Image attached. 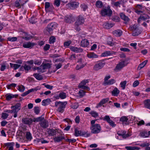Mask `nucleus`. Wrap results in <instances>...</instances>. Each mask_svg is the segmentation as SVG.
I'll use <instances>...</instances> for the list:
<instances>
[{"mask_svg": "<svg viewBox=\"0 0 150 150\" xmlns=\"http://www.w3.org/2000/svg\"><path fill=\"white\" fill-rule=\"evenodd\" d=\"M85 22V18L81 15H79L76 18V20L74 24V28L77 31L80 30V26L82 25Z\"/></svg>", "mask_w": 150, "mask_h": 150, "instance_id": "obj_1", "label": "nucleus"}, {"mask_svg": "<svg viewBox=\"0 0 150 150\" xmlns=\"http://www.w3.org/2000/svg\"><path fill=\"white\" fill-rule=\"evenodd\" d=\"M67 103V102L66 101L56 102L55 103V106L58 107L57 111L59 112H62L64 111V109L65 108Z\"/></svg>", "mask_w": 150, "mask_h": 150, "instance_id": "obj_2", "label": "nucleus"}, {"mask_svg": "<svg viewBox=\"0 0 150 150\" xmlns=\"http://www.w3.org/2000/svg\"><path fill=\"white\" fill-rule=\"evenodd\" d=\"M105 64L104 60H101L98 61L93 67V69L95 71H98L102 69Z\"/></svg>", "mask_w": 150, "mask_h": 150, "instance_id": "obj_3", "label": "nucleus"}, {"mask_svg": "<svg viewBox=\"0 0 150 150\" xmlns=\"http://www.w3.org/2000/svg\"><path fill=\"white\" fill-rule=\"evenodd\" d=\"M90 129L91 130V133L93 134H97L100 132L101 127L99 124H96L94 125L91 126Z\"/></svg>", "mask_w": 150, "mask_h": 150, "instance_id": "obj_4", "label": "nucleus"}, {"mask_svg": "<svg viewBox=\"0 0 150 150\" xmlns=\"http://www.w3.org/2000/svg\"><path fill=\"white\" fill-rule=\"evenodd\" d=\"M129 29L132 31V35L133 36H137L140 34V31L138 27L136 25L130 26Z\"/></svg>", "mask_w": 150, "mask_h": 150, "instance_id": "obj_5", "label": "nucleus"}, {"mask_svg": "<svg viewBox=\"0 0 150 150\" xmlns=\"http://www.w3.org/2000/svg\"><path fill=\"white\" fill-rule=\"evenodd\" d=\"M57 24L56 23H51L48 25L47 29L44 31V32H45L46 34H48V33L45 32L46 31H47L49 33H50L51 31L52 30L57 28Z\"/></svg>", "mask_w": 150, "mask_h": 150, "instance_id": "obj_6", "label": "nucleus"}, {"mask_svg": "<svg viewBox=\"0 0 150 150\" xmlns=\"http://www.w3.org/2000/svg\"><path fill=\"white\" fill-rule=\"evenodd\" d=\"M127 64L125 61H122L120 62L116 65L114 69V71L118 72L120 71L123 67L127 65Z\"/></svg>", "mask_w": 150, "mask_h": 150, "instance_id": "obj_7", "label": "nucleus"}, {"mask_svg": "<svg viewBox=\"0 0 150 150\" xmlns=\"http://www.w3.org/2000/svg\"><path fill=\"white\" fill-rule=\"evenodd\" d=\"M100 13L102 16H111L112 13V11L110 9V7H108L107 8L103 9L101 11Z\"/></svg>", "mask_w": 150, "mask_h": 150, "instance_id": "obj_8", "label": "nucleus"}, {"mask_svg": "<svg viewBox=\"0 0 150 150\" xmlns=\"http://www.w3.org/2000/svg\"><path fill=\"white\" fill-rule=\"evenodd\" d=\"M77 64L76 67L77 70L80 69L84 67L86 65V64L81 59H79L77 62Z\"/></svg>", "mask_w": 150, "mask_h": 150, "instance_id": "obj_9", "label": "nucleus"}, {"mask_svg": "<svg viewBox=\"0 0 150 150\" xmlns=\"http://www.w3.org/2000/svg\"><path fill=\"white\" fill-rule=\"evenodd\" d=\"M117 134L119 136L122 137L124 139H126L130 136L128 134L126 133V131L123 130L118 131L117 132Z\"/></svg>", "mask_w": 150, "mask_h": 150, "instance_id": "obj_10", "label": "nucleus"}, {"mask_svg": "<svg viewBox=\"0 0 150 150\" xmlns=\"http://www.w3.org/2000/svg\"><path fill=\"white\" fill-rule=\"evenodd\" d=\"M12 113H17L21 109V104L17 103L15 105L11 106Z\"/></svg>", "mask_w": 150, "mask_h": 150, "instance_id": "obj_11", "label": "nucleus"}, {"mask_svg": "<svg viewBox=\"0 0 150 150\" xmlns=\"http://www.w3.org/2000/svg\"><path fill=\"white\" fill-rule=\"evenodd\" d=\"M103 120L107 121L109 125L112 127H114L116 125L114 122L110 119L109 116L108 115L105 116L104 117Z\"/></svg>", "mask_w": 150, "mask_h": 150, "instance_id": "obj_12", "label": "nucleus"}, {"mask_svg": "<svg viewBox=\"0 0 150 150\" xmlns=\"http://www.w3.org/2000/svg\"><path fill=\"white\" fill-rule=\"evenodd\" d=\"M54 8L52 5H51L50 3L48 2H46L45 3V9L46 12L52 11Z\"/></svg>", "mask_w": 150, "mask_h": 150, "instance_id": "obj_13", "label": "nucleus"}, {"mask_svg": "<svg viewBox=\"0 0 150 150\" xmlns=\"http://www.w3.org/2000/svg\"><path fill=\"white\" fill-rule=\"evenodd\" d=\"M74 21V18L72 15L67 16L64 18V21L67 23H71Z\"/></svg>", "mask_w": 150, "mask_h": 150, "instance_id": "obj_14", "label": "nucleus"}, {"mask_svg": "<svg viewBox=\"0 0 150 150\" xmlns=\"http://www.w3.org/2000/svg\"><path fill=\"white\" fill-rule=\"evenodd\" d=\"M79 3L76 2H70L66 5V6L71 9H73L77 8L79 6Z\"/></svg>", "mask_w": 150, "mask_h": 150, "instance_id": "obj_15", "label": "nucleus"}, {"mask_svg": "<svg viewBox=\"0 0 150 150\" xmlns=\"http://www.w3.org/2000/svg\"><path fill=\"white\" fill-rule=\"evenodd\" d=\"M109 100V98H108L102 99L100 103L97 104L96 108H98L101 106L103 105L107 102Z\"/></svg>", "mask_w": 150, "mask_h": 150, "instance_id": "obj_16", "label": "nucleus"}, {"mask_svg": "<svg viewBox=\"0 0 150 150\" xmlns=\"http://www.w3.org/2000/svg\"><path fill=\"white\" fill-rule=\"evenodd\" d=\"M35 45L33 43H31L30 42H27L23 43V47L25 48H31L32 47Z\"/></svg>", "mask_w": 150, "mask_h": 150, "instance_id": "obj_17", "label": "nucleus"}, {"mask_svg": "<svg viewBox=\"0 0 150 150\" xmlns=\"http://www.w3.org/2000/svg\"><path fill=\"white\" fill-rule=\"evenodd\" d=\"M70 49L71 51L76 53L81 52L83 51L82 48L74 46L70 47Z\"/></svg>", "mask_w": 150, "mask_h": 150, "instance_id": "obj_18", "label": "nucleus"}, {"mask_svg": "<svg viewBox=\"0 0 150 150\" xmlns=\"http://www.w3.org/2000/svg\"><path fill=\"white\" fill-rule=\"evenodd\" d=\"M87 56L89 58L92 59L97 58L98 57V55L94 52H90L88 53Z\"/></svg>", "mask_w": 150, "mask_h": 150, "instance_id": "obj_19", "label": "nucleus"}, {"mask_svg": "<svg viewBox=\"0 0 150 150\" xmlns=\"http://www.w3.org/2000/svg\"><path fill=\"white\" fill-rule=\"evenodd\" d=\"M114 53V52L113 51H105L103 52L101 54L100 56L101 57H107L108 56H110L111 55L113 54Z\"/></svg>", "mask_w": 150, "mask_h": 150, "instance_id": "obj_20", "label": "nucleus"}, {"mask_svg": "<svg viewBox=\"0 0 150 150\" xmlns=\"http://www.w3.org/2000/svg\"><path fill=\"white\" fill-rule=\"evenodd\" d=\"M22 121L24 124L30 125L32 123L33 120L31 119L24 118L22 119Z\"/></svg>", "mask_w": 150, "mask_h": 150, "instance_id": "obj_21", "label": "nucleus"}, {"mask_svg": "<svg viewBox=\"0 0 150 150\" xmlns=\"http://www.w3.org/2000/svg\"><path fill=\"white\" fill-rule=\"evenodd\" d=\"M114 25L112 23H109L107 22H104L103 25V27L106 29H110Z\"/></svg>", "mask_w": 150, "mask_h": 150, "instance_id": "obj_22", "label": "nucleus"}, {"mask_svg": "<svg viewBox=\"0 0 150 150\" xmlns=\"http://www.w3.org/2000/svg\"><path fill=\"white\" fill-rule=\"evenodd\" d=\"M23 3H22L21 0H17L15 2L14 6L18 8L21 7L22 5L24 4Z\"/></svg>", "mask_w": 150, "mask_h": 150, "instance_id": "obj_23", "label": "nucleus"}, {"mask_svg": "<svg viewBox=\"0 0 150 150\" xmlns=\"http://www.w3.org/2000/svg\"><path fill=\"white\" fill-rule=\"evenodd\" d=\"M47 132L48 134L50 136H54L56 134V131L54 129H47Z\"/></svg>", "mask_w": 150, "mask_h": 150, "instance_id": "obj_24", "label": "nucleus"}, {"mask_svg": "<svg viewBox=\"0 0 150 150\" xmlns=\"http://www.w3.org/2000/svg\"><path fill=\"white\" fill-rule=\"evenodd\" d=\"M40 126L44 128H46L48 125V122L46 120H44L40 123Z\"/></svg>", "mask_w": 150, "mask_h": 150, "instance_id": "obj_25", "label": "nucleus"}, {"mask_svg": "<svg viewBox=\"0 0 150 150\" xmlns=\"http://www.w3.org/2000/svg\"><path fill=\"white\" fill-rule=\"evenodd\" d=\"M51 64L49 63H42L41 65V67H42V69L44 71V70L50 68Z\"/></svg>", "mask_w": 150, "mask_h": 150, "instance_id": "obj_26", "label": "nucleus"}, {"mask_svg": "<svg viewBox=\"0 0 150 150\" xmlns=\"http://www.w3.org/2000/svg\"><path fill=\"white\" fill-rule=\"evenodd\" d=\"M88 45L89 42L87 39L83 40L81 42V46L83 47H86Z\"/></svg>", "mask_w": 150, "mask_h": 150, "instance_id": "obj_27", "label": "nucleus"}, {"mask_svg": "<svg viewBox=\"0 0 150 150\" xmlns=\"http://www.w3.org/2000/svg\"><path fill=\"white\" fill-rule=\"evenodd\" d=\"M144 104L145 108L150 109V99H147L144 100Z\"/></svg>", "mask_w": 150, "mask_h": 150, "instance_id": "obj_28", "label": "nucleus"}, {"mask_svg": "<svg viewBox=\"0 0 150 150\" xmlns=\"http://www.w3.org/2000/svg\"><path fill=\"white\" fill-rule=\"evenodd\" d=\"M114 35L116 36H120L122 34V31L120 30H115L113 32Z\"/></svg>", "mask_w": 150, "mask_h": 150, "instance_id": "obj_29", "label": "nucleus"}, {"mask_svg": "<svg viewBox=\"0 0 150 150\" xmlns=\"http://www.w3.org/2000/svg\"><path fill=\"white\" fill-rule=\"evenodd\" d=\"M119 93L120 91L116 87L115 88L112 92V95L114 96H117Z\"/></svg>", "mask_w": 150, "mask_h": 150, "instance_id": "obj_30", "label": "nucleus"}, {"mask_svg": "<svg viewBox=\"0 0 150 150\" xmlns=\"http://www.w3.org/2000/svg\"><path fill=\"white\" fill-rule=\"evenodd\" d=\"M149 18V17L148 16L145 14H144L142 16H141L140 17L138 20V21L139 23L141 20H144L147 18Z\"/></svg>", "mask_w": 150, "mask_h": 150, "instance_id": "obj_31", "label": "nucleus"}, {"mask_svg": "<svg viewBox=\"0 0 150 150\" xmlns=\"http://www.w3.org/2000/svg\"><path fill=\"white\" fill-rule=\"evenodd\" d=\"M64 139V137L62 136L55 137L53 138V140L55 142H59L63 139Z\"/></svg>", "mask_w": 150, "mask_h": 150, "instance_id": "obj_32", "label": "nucleus"}, {"mask_svg": "<svg viewBox=\"0 0 150 150\" xmlns=\"http://www.w3.org/2000/svg\"><path fill=\"white\" fill-rule=\"evenodd\" d=\"M147 62L148 61L147 60H146L140 64L137 67V69L138 70H140L141 69L144 67L145 65L146 64Z\"/></svg>", "mask_w": 150, "mask_h": 150, "instance_id": "obj_33", "label": "nucleus"}, {"mask_svg": "<svg viewBox=\"0 0 150 150\" xmlns=\"http://www.w3.org/2000/svg\"><path fill=\"white\" fill-rule=\"evenodd\" d=\"M128 120V119L127 117L123 116L121 117L120 119V121L121 122L122 124H126Z\"/></svg>", "mask_w": 150, "mask_h": 150, "instance_id": "obj_34", "label": "nucleus"}, {"mask_svg": "<svg viewBox=\"0 0 150 150\" xmlns=\"http://www.w3.org/2000/svg\"><path fill=\"white\" fill-rule=\"evenodd\" d=\"M120 17L123 20L125 21L126 22L128 21L129 19L128 17L126 16L124 13H120Z\"/></svg>", "mask_w": 150, "mask_h": 150, "instance_id": "obj_35", "label": "nucleus"}, {"mask_svg": "<svg viewBox=\"0 0 150 150\" xmlns=\"http://www.w3.org/2000/svg\"><path fill=\"white\" fill-rule=\"evenodd\" d=\"M41 89V87L39 86H37L34 88L30 89L28 91L29 94L32 92H34L38 90H40Z\"/></svg>", "mask_w": 150, "mask_h": 150, "instance_id": "obj_36", "label": "nucleus"}, {"mask_svg": "<svg viewBox=\"0 0 150 150\" xmlns=\"http://www.w3.org/2000/svg\"><path fill=\"white\" fill-rule=\"evenodd\" d=\"M125 148L127 150H138L139 149V148L137 147L131 146H126L125 147Z\"/></svg>", "mask_w": 150, "mask_h": 150, "instance_id": "obj_37", "label": "nucleus"}, {"mask_svg": "<svg viewBox=\"0 0 150 150\" xmlns=\"http://www.w3.org/2000/svg\"><path fill=\"white\" fill-rule=\"evenodd\" d=\"M115 81L114 79H111L109 80L105 83L104 85L105 86H107L108 85H111L115 83Z\"/></svg>", "mask_w": 150, "mask_h": 150, "instance_id": "obj_38", "label": "nucleus"}, {"mask_svg": "<svg viewBox=\"0 0 150 150\" xmlns=\"http://www.w3.org/2000/svg\"><path fill=\"white\" fill-rule=\"evenodd\" d=\"M10 64L11 67L13 68L15 70L21 66L20 64H13L12 63H10Z\"/></svg>", "mask_w": 150, "mask_h": 150, "instance_id": "obj_39", "label": "nucleus"}, {"mask_svg": "<svg viewBox=\"0 0 150 150\" xmlns=\"http://www.w3.org/2000/svg\"><path fill=\"white\" fill-rule=\"evenodd\" d=\"M74 131H75L74 135L75 136H76V137H78V136H80L81 134L84 135V134H83V133H81V131L78 130L76 128L75 129Z\"/></svg>", "mask_w": 150, "mask_h": 150, "instance_id": "obj_40", "label": "nucleus"}, {"mask_svg": "<svg viewBox=\"0 0 150 150\" xmlns=\"http://www.w3.org/2000/svg\"><path fill=\"white\" fill-rule=\"evenodd\" d=\"M50 102V100L49 99L44 100L42 102V105L43 106H45L48 105Z\"/></svg>", "mask_w": 150, "mask_h": 150, "instance_id": "obj_41", "label": "nucleus"}, {"mask_svg": "<svg viewBox=\"0 0 150 150\" xmlns=\"http://www.w3.org/2000/svg\"><path fill=\"white\" fill-rule=\"evenodd\" d=\"M33 75L34 77L38 80H40L43 79V77L42 76L38 74H34Z\"/></svg>", "mask_w": 150, "mask_h": 150, "instance_id": "obj_42", "label": "nucleus"}, {"mask_svg": "<svg viewBox=\"0 0 150 150\" xmlns=\"http://www.w3.org/2000/svg\"><path fill=\"white\" fill-rule=\"evenodd\" d=\"M88 82V80H84L82 81L79 84V87H82L83 86H85L86 84Z\"/></svg>", "mask_w": 150, "mask_h": 150, "instance_id": "obj_43", "label": "nucleus"}, {"mask_svg": "<svg viewBox=\"0 0 150 150\" xmlns=\"http://www.w3.org/2000/svg\"><path fill=\"white\" fill-rule=\"evenodd\" d=\"M60 98L61 99H65L67 97L66 94L63 92H61L59 93Z\"/></svg>", "mask_w": 150, "mask_h": 150, "instance_id": "obj_44", "label": "nucleus"}, {"mask_svg": "<svg viewBox=\"0 0 150 150\" xmlns=\"http://www.w3.org/2000/svg\"><path fill=\"white\" fill-rule=\"evenodd\" d=\"M17 86V84L15 83H12L7 85L6 87L8 89H11L12 88H14Z\"/></svg>", "mask_w": 150, "mask_h": 150, "instance_id": "obj_45", "label": "nucleus"}, {"mask_svg": "<svg viewBox=\"0 0 150 150\" xmlns=\"http://www.w3.org/2000/svg\"><path fill=\"white\" fill-rule=\"evenodd\" d=\"M6 99L8 100H10L11 99L14 97V96L12 94H8L6 95Z\"/></svg>", "mask_w": 150, "mask_h": 150, "instance_id": "obj_46", "label": "nucleus"}, {"mask_svg": "<svg viewBox=\"0 0 150 150\" xmlns=\"http://www.w3.org/2000/svg\"><path fill=\"white\" fill-rule=\"evenodd\" d=\"M26 137L28 140L30 141L32 139V136L31 133L28 132L26 133Z\"/></svg>", "mask_w": 150, "mask_h": 150, "instance_id": "obj_47", "label": "nucleus"}, {"mask_svg": "<svg viewBox=\"0 0 150 150\" xmlns=\"http://www.w3.org/2000/svg\"><path fill=\"white\" fill-rule=\"evenodd\" d=\"M126 83L127 81H125L120 83V86L122 88V89H124L125 88Z\"/></svg>", "mask_w": 150, "mask_h": 150, "instance_id": "obj_48", "label": "nucleus"}, {"mask_svg": "<svg viewBox=\"0 0 150 150\" xmlns=\"http://www.w3.org/2000/svg\"><path fill=\"white\" fill-rule=\"evenodd\" d=\"M103 5V3L101 1H97L96 4V7L98 8H101L102 7Z\"/></svg>", "mask_w": 150, "mask_h": 150, "instance_id": "obj_49", "label": "nucleus"}, {"mask_svg": "<svg viewBox=\"0 0 150 150\" xmlns=\"http://www.w3.org/2000/svg\"><path fill=\"white\" fill-rule=\"evenodd\" d=\"M140 135L143 137H148L149 134L147 132H142L140 133Z\"/></svg>", "mask_w": 150, "mask_h": 150, "instance_id": "obj_50", "label": "nucleus"}, {"mask_svg": "<svg viewBox=\"0 0 150 150\" xmlns=\"http://www.w3.org/2000/svg\"><path fill=\"white\" fill-rule=\"evenodd\" d=\"M43 119V117H39L34 119L33 120V121L34 122H40Z\"/></svg>", "mask_w": 150, "mask_h": 150, "instance_id": "obj_51", "label": "nucleus"}, {"mask_svg": "<svg viewBox=\"0 0 150 150\" xmlns=\"http://www.w3.org/2000/svg\"><path fill=\"white\" fill-rule=\"evenodd\" d=\"M17 38L16 37H10L8 38V40L11 42H14L17 40Z\"/></svg>", "mask_w": 150, "mask_h": 150, "instance_id": "obj_52", "label": "nucleus"}, {"mask_svg": "<svg viewBox=\"0 0 150 150\" xmlns=\"http://www.w3.org/2000/svg\"><path fill=\"white\" fill-rule=\"evenodd\" d=\"M9 115L8 114L6 113L3 112L2 113L1 117L3 119H6Z\"/></svg>", "mask_w": 150, "mask_h": 150, "instance_id": "obj_53", "label": "nucleus"}, {"mask_svg": "<svg viewBox=\"0 0 150 150\" xmlns=\"http://www.w3.org/2000/svg\"><path fill=\"white\" fill-rule=\"evenodd\" d=\"M33 70H38L39 71L43 72H44V71L42 69V67H41V66L39 67H35L33 68Z\"/></svg>", "mask_w": 150, "mask_h": 150, "instance_id": "obj_54", "label": "nucleus"}, {"mask_svg": "<svg viewBox=\"0 0 150 150\" xmlns=\"http://www.w3.org/2000/svg\"><path fill=\"white\" fill-rule=\"evenodd\" d=\"M18 90L21 92H23L25 89V88L24 86L22 85H21L18 86Z\"/></svg>", "mask_w": 150, "mask_h": 150, "instance_id": "obj_55", "label": "nucleus"}, {"mask_svg": "<svg viewBox=\"0 0 150 150\" xmlns=\"http://www.w3.org/2000/svg\"><path fill=\"white\" fill-rule=\"evenodd\" d=\"M34 112L36 114H38L40 112V109L38 107H35L34 108Z\"/></svg>", "mask_w": 150, "mask_h": 150, "instance_id": "obj_56", "label": "nucleus"}, {"mask_svg": "<svg viewBox=\"0 0 150 150\" xmlns=\"http://www.w3.org/2000/svg\"><path fill=\"white\" fill-rule=\"evenodd\" d=\"M71 43V41L70 40L64 43V46L65 47H67Z\"/></svg>", "mask_w": 150, "mask_h": 150, "instance_id": "obj_57", "label": "nucleus"}, {"mask_svg": "<svg viewBox=\"0 0 150 150\" xmlns=\"http://www.w3.org/2000/svg\"><path fill=\"white\" fill-rule=\"evenodd\" d=\"M42 61L40 60H39L37 59H35L34 60V63L36 65L39 66L41 64Z\"/></svg>", "mask_w": 150, "mask_h": 150, "instance_id": "obj_58", "label": "nucleus"}, {"mask_svg": "<svg viewBox=\"0 0 150 150\" xmlns=\"http://www.w3.org/2000/svg\"><path fill=\"white\" fill-rule=\"evenodd\" d=\"M71 108L73 109H76L78 107L79 105L77 103H75L72 104L71 105Z\"/></svg>", "mask_w": 150, "mask_h": 150, "instance_id": "obj_59", "label": "nucleus"}, {"mask_svg": "<svg viewBox=\"0 0 150 150\" xmlns=\"http://www.w3.org/2000/svg\"><path fill=\"white\" fill-rule=\"evenodd\" d=\"M80 118L79 116H77L75 119V121L76 123L79 124L80 122Z\"/></svg>", "mask_w": 150, "mask_h": 150, "instance_id": "obj_60", "label": "nucleus"}, {"mask_svg": "<svg viewBox=\"0 0 150 150\" xmlns=\"http://www.w3.org/2000/svg\"><path fill=\"white\" fill-rule=\"evenodd\" d=\"M55 39L53 36H52L50 37L49 39V43L50 44L53 43L55 41Z\"/></svg>", "mask_w": 150, "mask_h": 150, "instance_id": "obj_61", "label": "nucleus"}, {"mask_svg": "<svg viewBox=\"0 0 150 150\" xmlns=\"http://www.w3.org/2000/svg\"><path fill=\"white\" fill-rule=\"evenodd\" d=\"M60 3V0H55L54 5L57 7H59V6Z\"/></svg>", "mask_w": 150, "mask_h": 150, "instance_id": "obj_62", "label": "nucleus"}, {"mask_svg": "<svg viewBox=\"0 0 150 150\" xmlns=\"http://www.w3.org/2000/svg\"><path fill=\"white\" fill-rule=\"evenodd\" d=\"M91 114L92 116L95 117H96L98 116V113L96 112L92 111L91 112Z\"/></svg>", "mask_w": 150, "mask_h": 150, "instance_id": "obj_63", "label": "nucleus"}, {"mask_svg": "<svg viewBox=\"0 0 150 150\" xmlns=\"http://www.w3.org/2000/svg\"><path fill=\"white\" fill-rule=\"evenodd\" d=\"M14 143L13 142H9L5 144L6 146L7 147H8L9 148L10 147L13 146L14 145Z\"/></svg>", "mask_w": 150, "mask_h": 150, "instance_id": "obj_64", "label": "nucleus"}]
</instances>
